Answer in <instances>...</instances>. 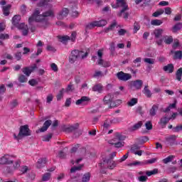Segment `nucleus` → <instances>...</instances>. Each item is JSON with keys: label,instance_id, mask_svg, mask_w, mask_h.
<instances>
[{"label": "nucleus", "instance_id": "f257e3e1", "mask_svg": "<svg viewBox=\"0 0 182 182\" xmlns=\"http://www.w3.org/2000/svg\"><path fill=\"white\" fill-rule=\"evenodd\" d=\"M126 139V136L119 133L116 132L114 134V137L112 140L109 141V144H112V146H114L116 149H120L124 146V141Z\"/></svg>", "mask_w": 182, "mask_h": 182}, {"label": "nucleus", "instance_id": "f03ea898", "mask_svg": "<svg viewBox=\"0 0 182 182\" xmlns=\"http://www.w3.org/2000/svg\"><path fill=\"white\" fill-rule=\"evenodd\" d=\"M87 57V53H85L83 51L79 50H73L71 51V54L69 56V62L70 63H75L77 60V59H85V58Z\"/></svg>", "mask_w": 182, "mask_h": 182}, {"label": "nucleus", "instance_id": "7ed1b4c3", "mask_svg": "<svg viewBox=\"0 0 182 182\" xmlns=\"http://www.w3.org/2000/svg\"><path fill=\"white\" fill-rule=\"evenodd\" d=\"M31 129H29V126L27 124L22 125L20 127L19 132L18 136H16V134H14V137L16 140H21L23 137H28V136H31Z\"/></svg>", "mask_w": 182, "mask_h": 182}, {"label": "nucleus", "instance_id": "20e7f679", "mask_svg": "<svg viewBox=\"0 0 182 182\" xmlns=\"http://www.w3.org/2000/svg\"><path fill=\"white\" fill-rule=\"evenodd\" d=\"M41 11L39 10L36 9L33 12V15L28 18V24L32 25V23H36V22H43L45 18L43 15H41Z\"/></svg>", "mask_w": 182, "mask_h": 182}, {"label": "nucleus", "instance_id": "39448f33", "mask_svg": "<svg viewBox=\"0 0 182 182\" xmlns=\"http://www.w3.org/2000/svg\"><path fill=\"white\" fill-rule=\"evenodd\" d=\"M122 8V9L117 14V16H122L123 13L129 11V6L124 0H117V5H112V8Z\"/></svg>", "mask_w": 182, "mask_h": 182}, {"label": "nucleus", "instance_id": "423d86ee", "mask_svg": "<svg viewBox=\"0 0 182 182\" xmlns=\"http://www.w3.org/2000/svg\"><path fill=\"white\" fill-rule=\"evenodd\" d=\"M16 158V156L5 154L0 158V164L1 166H9L14 164V159Z\"/></svg>", "mask_w": 182, "mask_h": 182}, {"label": "nucleus", "instance_id": "0eeeda50", "mask_svg": "<svg viewBox=\"0 0 182 182\" xmlns=\"http://www.w3.org/2000/svg\"><path fill=\"white\" fill-rule=\"evenodd\" d=\"M116 76L119 80H122V82H127V80L132 79V74L125 73L123 71L118 72Z\"/></svg>", "mask_w": 182, "mask_h": 182}, {"label": "nucleus", "instance_id": "6e6552de", "mask_svg": "<svg viewBox=\"0 0 182 182\" xmlns=\"http://www.w3.org/2000/svg\"><path fill=\"white\" fill-rule=\"evenodd\" d=\"M157 161V159L154 158L151 159H149L148 161H136L134 162H132L131 164H129V166H144L145 164H153V163H156Z\"/></svg>", "mask_w": 182, "mask_h": 182}, {"label": "nucleus", "instance_id": "1a4fd4ad", "mask_svg": "<svg viewBox=\"0 0 182 182\" xmlns=\"http://www.w3.org/2000/svg\"><path fill=\"white\" fill-rule=\"evenodd\" d=\"M35 69H38V66L36 65V64H33V65L31 67H24L23 68H22L21 70L27 77H29V76H31V74L32 73V72H33V70H35Z\"/></svg>", "mask_w": 182, "mask_h": 182}, {"label": "nucleus", "instance_id": "9d476101", "mask_svg": "<svg viewBox=\"0 0 182 182\" xmlns=\"http://www.w3.org/2000/svg\"><path fill=\"white\" fill-rule=\"evenodd\" d=\"M79 127V124H76L75 125L66 126L63 125L62 127V131L65 133H72V132H75V130H77Z\"/></svg>", "mask_w": 182, "mask_h": 182}, {"label": "nucleus", "instance_id": "9b49d317", "mask_svg": "<svg viewBox=\"0 0 182 182\" xmlns=\"http://www.w3.org/2000/svg\"><path fill=\"white\" fill-rule=\"evenodd\" d=\"M90 102V98L89 97L82 96L80 100L75 102L77 106H80V105H86Z\"/></svg>", "mask_w": 182, "mask_h": 182}, {"label": "nucleus", "instance_id": "f8f14e48", "mask_svg": "<svg viewBox=\"0 0 182 182\" xmlns=\"http://www.w3.org/2000/svg\"><path fill=\"white\" fill-rule=\"evenodd\" d=\"M18 29H21L22 31V35L23 36H26L28 33H29V28L28 27V25H26L25 23H22L18 25Z\"/></svg>", "mask_w": 182, "mask_h": 182}, {"label": "nucleus", "instance_id": "ddd939ff", "mask_svg": "<svg viewBox=\"0 0 182 182\" xmlns=\"http://www.w3.org/2000/svg\"><path fill=\"white\" fill-rule=\"evenodd\" d=\"M18 29H21L22 31V35L23 36H26L28 33H29V28L28 27V25H26L25 23H22L18 25Z\"/></svg>", "mask_w": 182, "mask_h": 182}, {"label": "nucleus", "instance_id": "4468645a", "mask_svg": "<svg viewBox=\"0 0 182 182\" xmlns=\"http://www.w3.org/2000/svg\"><path fill=\"white\" fill-rule=\"evenodd\" d=\"M113 95L112 94H107V95H105L103 98V104L104 105H109V106H110V105H112V102L113 100Z\"/></svg>", "mask_w": 182, "mask_h": 182}, {"label": "nucleus", "instance_id": "2eb2a0df", "mask_svg": "<svg viewBox=\"0 0 182 182\" xmlns=\"http://www.w3.org/2000/svg\"><path fill=\"white\" fill-rule=\"evenodd\" d=\"M131 86L134 87L136 90H140V89H141V86H143V81L141 80L133 81Z\"/></svg>", "mask_w": 182, "mask_h": 182}, {"label": "nucleus", "instance_id": "dca6fc26", "mask_svg": "<svg viewBox=\"0 0 182 182\" xmlns=\"http://www.w3.org/2000/svg\"><path fill=\"white\" fill-rule=\"evenodd\" d=\"M68 15H69V10L66 8H64V9H63V10L61 11H60L57 18H58V19L62 20V19L66 18V16H68Z\"/></svg>", "mask_w": 182, "mask_h": 182}, {"label": "nucleus", "instance_id": "f3484780", "mask_svg": "<svg viewBox=\"0 0 182 182\" xmlns=\"http://www.w3.org/2000/svg\"><path fill=\"white\" fill-rule=\"evenodd\" d=\"M104 163H107L109 170H113L117 166V162L113 161V159L104 160Z\"/></svg>", "mask_w": 182, "mask_h": 182}, {"label": "nucleus", "instance_id": "a211bd4d", "mask_svg": "<svg viewBox=\"0 0 182 182\" xmlns=\"http://www.w3.org/2000/svg\"><path fill=\"white\" fill-rule=\"evenodd\" d=\"M163 70L166 72V73H173L174 72V65L171 63L164 66Z\"/></svg>", "mask_w": 182, "mask_h": 182}, {"label": "nucleus", "instance_id": "6ab92c4d", "mask_svg": "<svg viewBox=\"0 0 182 182\" xmlns=\"http://www.w3.org/2000/svg\"><path fill=\"white\" fill-rule=\"evenodd\" d=\"M50 124H52V120L50 119L46 120L44 122L43 126L40 129V132H46V130L49 129V127L50 126Z\"/></svg>", "mask_w": 182, "mask_h": 182}, {"label": "nucleus", "instance_id": "aec40b11", "mask_svg": "<svg viewBox=\"0 0 182 182\" xmlns=\"http://www.w3.org/2000/svg\"><path fill=\"white\" fill-rule=\"evenodd\" d=\"M176 139H177L176 135H171L166 138V141L169 146H173V144H174V141H176Z\"/></svg>", "mask_w": 182, "mask_h": 182}, {"label": "nucleus", "instance_id": "412c9836", "mask_svg": "<svg viewBox=\"0 0 182 182\" xmlns=\"http://www.w3.org/2000/svg\"><path fill=\"white\" fill-rule=\"evenodd\" d=\"M92 92H97V93H102L103 92V85L102 84H96L92 88Z\"/></svg>", "mask_w": 182, "mask_h": 182}, {"label": "nucleus", "instance_id": "4be33fe9", "mask_svg": "<svg viewBox=\"0 0 182 182\" xmlns=\"http://www.w3.org/2000/svg\"><path fill=\"white\" fill-rule=\"evenodd\" d=\"M163 32H164V30L163 28H156L154 31V35L155 36L156 39H159L161 38V35H163Z\"/></svg>", "mask_w": 182, "mask_h": 182}, {"label": "nucleus", "instance_id": "5701e85b", "mask_svg": "<svg viewBox=\"0 0 182 182\" xmlns=\"http://www.w3.org/2000/svg\"><path fill=\"white\" fill-rule=\"evenodd\" d=\"M20 21H21V16L19 15H16L12 18V24L14 26H18V28H19Z\"/></svg>", "mask_w": 182, "mask_h": 182}, {"label": "nucleus", "instance_id": "b1692460", "mask_svg": "<svg viewBox=\"0 0 182 182\" xmlns=\"http://www.w3.org/2000/svg\"><path fill=\"white\" fill-rule=\"evenodd\" d=\"M46 164V158H41L37 162V168H42Z\"/></svg>", "mask_w": 182, "mask_h": 182}, {"label": "nucleus", "instance_id": "393cba45", "mask_svg": "<svg viewBox=\"0 0 182 182\" xmlns=\"http://www.w3.org/2000/svg\"><path fill=\"white\" fill-rule=\"evenodd\" d=\"M120 105H122V100H117L112 101L110 106H109V109H113L114 107H117L119 106H120Z\"/></svg>", "mask_w": 182, "mask_h": 182}, {"label": "nucleus", "instance_id": "a878e982", "mask_svg": "<svg viewBox=\"0 0 182 182\" xmlns=\"http://www.w3.org/2000/svg\"><path fill=\"white\" fill-rule=\"evenodd\" d=\"M170 120H171V118H167V117H164L160 119L159 124L163 127L167 124Z\"/></svg>", "mask_w": 182, "mask_h": 182}, {"label": "nucleus", "instance_id": "bb28decb", "mask_svg": "<svg viewBox=\"0 0 182 182\" xmlns=\"http://www.w3.org/2000/svg\"><path fill=\"white\" fill-rule=\"evenodd\" d=\"M157 110H159V105H154L151 109L149 110V114L150 116H154L156 114Z\"/></svg>", "mask_w": 182, "mask_h": 182}, {"label": "nucleus", "instance_id": "cd10ccee", "mask_svg": "<svg viewBox=\"0 0 182 182\" xmlns=\"http://www.w3.org/2000/svg\"><path fill=\"white\" fill-rule=\"evenodd\" d=\"M164 42L166 44V45H171V43H173V36H164Z\"/></svg>", "mask_w": 182, "mask_h": 182}, {"label": "nucleus", "instance_id": "c85d7f7f", "mask_svg": "<svg viewBox=\"0 0 182 182\" xmlns=\"http://www.w3.org/2000/svg\"><path fill=\"white\" fill-rule=\"evenodd\" d=\"M171 53H174V59H182V51L181 50H177L175 51L174 50H171Z\"/></svg>", "mask_w": 182, "mask_h": 182}, {"label": "nucleus", "instance_id": "c756f323", "mask_svg": "<svg viewBox=\"0 0 182 182\" xmlns=\"http://www.w3.org/2000/svg\"><path fill=\"white\" fill-rule=\"evenodd\" d=\"M141 126H143V122H141V121H139L131 127V130L132 132H136V130H139V129H140Z\"/></svg>", "mask_w": 182, "mask_h": 182}, {"label": "nucleus", "instance_id": "7c9ffc66", "mask_svg": "<svg viewBox=\"0 0 182 182\" xmlns=\"http://www.w3.org/2000/svg\"><path fill=\"white\" fill-rule=\"evenodd\" d=\"M95 25L99 28H100V26H106V25H107V21L106 20L95 21Z\"/></svg>", "mask_w": 182, "mask_h": 182}, {"label": "nucleus", "instance_id": "2f4dec72", "mask_svg": "<svg viewBox=\"0 0 182 182\" xmlns=\"http://www.w3.org/2000/svg\"><path fill=\"white\" fill-rule=\"evenodd\" d=\"M142 92L144 95L146 96V97H150L151 96V91L149 90V85H146Z\"/></svg>", "mask_w": 182, "mask_h": 182}, {"label": "nucleus", "instance_id": "473e14b6", "mask_svg": "<svg viewBox=\"0 0 182 182\" xmlns=\"http://www.w3.org/2000/svg\"><path fill=\"white\" fill-rule=\"evenodd\" d=\"M2 8H3L4 15H5V16H9V9H11V4L3 6Z\"/></svg>", "mask_w": 182, "mask_h": 182}, {"label": "nucleus", "instance_id": "72a5a7b5", "mask_svg": "<svg viewBox=\"0 0 182 182\" xmlns=\"http://www.w3.org/2000/svg\"><path fill=\"white\" fill-rule=\"evenodd\" d=\"M176 80H178V82H181V77H182V68H180L177 70L176 73Z\"/></svg>", "mask_w": 182, "mask_h": 182}, {"label": "nucleus", "instance_id": "f704fd0d", "mask_svg": "<svg viewBox=\"0 0 182 182\" xmlns=\"http://www.w3.org/2000/svg\"><path fill=\"white\" fill-rule=\"evenodd\" d=\"M97 65H99L100 66H103V68H109L110 63L109 61H106L102 59L100 64L99 63V61H97Z\"/></svg>", "mask_w": 182, "mask_h": 182}, {"label": "nucleus", "instance_id": "c9c22d12", "mask_svg": "<svg viewBox=\"0 0 182 182\" xmlns=\"http://www.w3.org/2000/svg\"><path fill=\"white\" fill-rule=\"evenodd\" d=\"M95 26H97L95 21H92V22L88 23L85 26V31L87 32V31H90V29H93V28H95Z\"/></svg>", "mask_w": 182, "mask_h": 182}, {"label": "nucleus", "instance_id": "e433bc0d", "mask_svg": "<svg viewBox=\"0 0 182 182\" xmlns=\"http://www.w3.org/2000/svg\"><path fill=\"white\" fill-rule=\"evenodd\" d=\"M159 173V169L155 168L152 171H146V174L148 177H150L151 176H154V174H157Z\"/></svg>", "mask_w": 182, "mask_h": 182}, {"label": "nucleus", "instance_id": "4c0bfd02", "mask_svg": "<svg viewBox=\"0 0 182 182\" xmlns=\"http://www.w3.org/2000/svg\"><path fill=\"white\" fill-rule=\"evenodd\" d=\"M176 102L173 104H170L168 107H167L165 109H164V113H167V112H170L171 109H176Z\"/></svg>", "mask_w": 182, "mask_h": 182}, {"label": "nucleus", "instance_id": "58836bf2", "mask_svg": "<svg viewBox=\"0 0 182 182\" xmlns=\"http://www.w3.org/2000/svg\"><path fill=\"white\" fill-rule=\"evenodd\" d=\"M182 28V23H178L173 27V33H176V32H178V31H180Z\"/></svg>", "mask_w": 182, "mask_h": 182}, {"label": "nucleus", "instance_id": "ea45409f", "mask_svg": "<svg viewBox=\"0 0 182 182\" xmlns=\"http://www.w3.org/2000/svg\"><path fill=\"white\" fill-rule=\"evenodd\" d=\"M18 82H20V83H26V82H28V77L26 75H21L18 77Z\"/></svg>", "mask_w": 182, "mask_h": 182}, {"label": "nucleus", "instance_id": "a19ab883", "mask_svg": "<svg viewBox=\"0 0 182 182\" xmlns=\"http://www.w3.org/2000/svg\"><path fill=\"white\" fill-rule=\"evenodd\" d=\"M173 159H174V156L170 155L168 157L164 159L162 161H163V163H164V164H167L168 163L173 161Z\"/></svg>", "mask_w": 182, "mask_h": 182}, {"label": "nucleus", "instance_id": "79ce46f5", "mask_svg": "<svg viewBox=\"0 0 182 182\" xmlns=\"http://www.w3.org/2000/svg\"><path fill=\"white\" fill-rule=\"evenodd\" d=\"M161 23H163V21H161V20H159V19L152 20L151 21V25H154V26H160V25H161Z\"/></svg>", "mask_w": 182, "mask_h": 182}, {"label": "nucleus", "instance_id": "37998d69", "mask_svg": "<svg viewBox=\"0 0 182 182\" xmlns=\"http://www.w3.org/2000/svg\"><path fill=\"white\" fill-rule=\"evenodd\" d=\"M19 171H21V174H25L29 171V168L27 166H21L19 168Z\"/></svg>", "mask_w": 182, "mask_h": 182}, {"label": "nucleus", "instance_id": "c03bdc74", "mask_svg": "<svg viewBox=\"0 0 182 182\" xmlns=\"http://www.w3.org/2000/svg\"><path fill=\"white\" fill-rule=\"evenodd\" d=\"M97 56H98L97 62H99V63L100 64V62H102V59H103V49L98 50Z\"/></svg>", "mask_w": 182, "mask_h": 182}, {"label": "nucleus", "instance_id": "a18cd8bd", "mask_svg": "<svg viewBox=\"0 0 182 182\" xmlns=\"http://www.w3.org/2000/svg\"><path fill=\"white\" fill-rule=\"evenodd\" d=\"M82 167H83V165L72 167L70 168V173H76V171H79L80 170H82Z\"/></svg>", "mask_w": 182, "mask_h": 182}, {"label": "nucleus", "instance_id": "49530a36", "mask_svg": "<svg viewBox=\"0 0 182 182\" xmlns=\"http://www.w3.org/2000/svg\"><path fill=\"white\" fill-rule=\"evenodd\" d=\"M43 18H46L48 16H55V14H53V11L48 10V11H46L43 14Z\"/></svg>", "mask_w": 182, "mask_h": 182}, {"label": "nucleus", "instance_id": "de8ad7c7", "mask_svg": "<svg viewBox=\"0 0 182 182\" xmlns=\"http://www.w3.org/2000/svg\"><path fill=\"white\" fill-rule=\"evenodd\" d=\"M109 46H110L109 50L111 52V55H112V56H113L116 53V48L114 47V43H111Z\"/></svg>", "mask_w": 182, "mask_h": 182}, {"label": "nucleus", "instance_id": "09e8293b", "mask_svg": "<svg viewBox=\"0 0 182 182\" xmlns=\"http://www.w3.org/2000/svg\"><path fill=\"white\" fill-rule=\"evenodd\" d=\"M13 168H14V170L16 171V170H18V168H19V167H21V160H19V159H18V160H16L15 162H14V165H13Z\"/></svg>", "mask_w": 182, "mask_h": 182}, {"label": "nucleus", "instance_id": "8fccbe9b", "mask_svg": "<svg viewBox=\"0 0 182 182\" xmlns=\"http://www.w3.org/2000/svg\"><path fill=\"white\" fill-rule=\"evenodd\" d=\"M116 26H117V22H116V21H114V22L107 28L106 32L109 31H113V29H114Z\"/></svg>", "mask_w": 182, "mask_h": 182}, {"label": "nucleus", "instance_id": "3c124183", "mask_svg": "<svg viewBox=\"0 0 182 182\" xmlns=\"http://www.w3.org/2000/svg\"><path fill=\"white\" fill-rule=\"evenodd\" d=\"M15 170L13 166H6V173L7 174H12L13 173H15Z\"/></svg>", "mask_w": 182, "mask_h": 182}, {"label": "nucleus", "instance_id": "603ef678", "mask_svg": "<svg viewBox=\"0 0 182 182\" xmlns=\"http://www.w3.org/2000/svg\"><path fill=\"white\" fill-rule=\"evenodd\" d=\"M90 180V173H87L82 176V182H87Z\"/></svg>", "mask_w": 182, "mask_h": 182}, {"label": "nucleus", "instance_id": "864d4df0", "mask_svg": "<svg viewBox=\"0 0 182 182\" xmlns=\"http://www.w3.org/2000/svg\"><path fill=\"white\" fill-rule=\"evenodd\" d=\"M140 149V146L137 145V144H134L132 147H131V151L132 153H135L136 151H138Z\"/></svg>", "mask_w": 182, "mask_h": 182}, {"label": "nucleus", "instance_id": "5fc2aeb1", "mask_svg": "<svg viewBox=\"0 0 182 182\" xmlns=\"http://www.w3.org/2000/svg\"><path fill=\"white\" fill-rule=\"evenodd\" d=\"M122 118L116 117V118L111 119L110 123H112V124H116L117 123H120V122H122Z\"/></svg>", "mask_w": 182, "mask_h": 182}, {"label": "nucleus", "instance_id": "6e6d98bb", "mask_svg": "<svg viewBox=\"0 0 182 182\" xmlns=\"http://www.w3.org/2000/svg\"><path fill=\"white\" fill-rule=\"evenodd\" d=\"M144 62L148 63L149 65H154V58H144Z\"/></svg>", "mask_w": 182, "mask_h": 182}, {"label": "nucleus", "instance_id": "4d7b16f0", "mask_svg": "<svg viewBox=\"0 0 182 182\" xmlns=\"http://www.w3.org/2000/svg\"><path fill=\"white\" fill-rule=\"evenodd\" d=\"M128 106H134V105H137V99L132 98L129 102H127Z\"/></svg>", "mask_w": 182, "mask_h": 182}, {"label": "nucleus", "instance_id": "13d9d810", "mask_svg": "<svg viewBox=\"0 0 182 182\" xmlns=\"http://www.w3.org/2000/svg\"><path fill=\"white\" fill-rule=\"evenodd\" d=\"M50 179V173H46L43 176V181H48Z\"/></svg>", "mask_w": 182, "mask_h": 182}, {"label": "nucleus", "instance_id": "bf43d9fd", "mask_svg": "<svg viewBox=\"0 0 182 182\" xmlns=\"http://www.w3.org/2000/svg\"><path fill=\"white\" fill-rule=\"evenodd\" d=\"M63 93H65V89L60 90L58 95H57V100H61L63 97Z\"/></svg>", "mask_w": 182, "mask_h": 182}, {"label": "nucleus", "instance_id": "052dcab7", "mask_svg": "<svg viewBox=\"0 0 182 182\" xmlns=\"http://www.w3.org/2000/svg\"><path fill=\"white\" fill-rule=\"evenodd\" d=\"M14 58L18 61L21 60L22 59V53L17 52V53H14Z\"/></svg>", "mask_w": 182, "mask_h": 182}, {"label": "nucleus", "instance_id": "680f3d73", "mask_svg": "<svg viewBox=\"0 0 182 182\" xmlns=\"http://www.w3.org/2000/svg\"><path fill=\"white\" fill-rule=\"evenodd\" d=\"M137 31H140V24H139L137 22H135L134 23V33H137Z\"/></svg>", "mask_w": 182, "mask_h": 182}, {"label": "nucleus", "instance_id": "e2e57ef3", "mask_svg": "<svg viewBox=\"0 0 182 182\" xmlns=\"http://www.w3.org/2000/svg\"><path fill=\"white\" fill-rule=\"evenodd\" d=\"M35 177H36L35 173H28L27 175V180H28V181H32L35 180Z\"/></svg>", "mask_w": 182, "mask_h": 182}, {"label": "nucleus", "instance_id": "0e129e2a", "mask_svg": "<svg viewBox=\"0 0 182 182\" xmlns=\"http://www.w3.org/2000/svg\"><path fill=\"white\" fill-rule=\"evenodd\" d=\"M146 141H149V137L146 136H144L139 139V143H141V144H144V143Z\"/></svg>", "mask_w": 182, "mask_h": 182}, {"label": "nucleus", "instance_id": "69168bd1", "mask_svg": "<svg viewBox=\"0 0 182 182\" xmlns=\"http://www.w3.org/2000/svg\"><path fill=\"white\" fill-rule=\"evenodd\" d=\"M50 139H52V133H50L47 135H45L43 137V141H49V140H50Z\"/></svg>", "mask_w": 182, "mask_h": 182}, {"label": "nucleus", "instance_id": "338daca9", "mask_svg": "<svg viewBox=\"0 0 182 182\" xmlns=\"http://www.w3.org/2000/svg\"><path fill=\"white\" fill-rule=\"evenodd\" d=\"M181 130H182V124L178 125L173 128V132H174V133H178V132H181Z\"/></svg>", "mask_w": 182, "mask_h": 182}, {"label": "nucleus", "instance_id": "774afa93", "mask_svg": "<svg viewBox=\"0 0 182 182\" xmlns=\"http://www.w3.org/2000/svg\"><path fill=\"white\" fill-rule=\"evenodd\" d=\"M28 85L31 86H36V85H38V82L35 79H31L28 81Z\"/></svg>", "mask_w": 182, "mask_h": 182}]
</instances>
